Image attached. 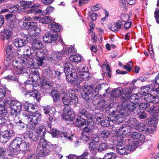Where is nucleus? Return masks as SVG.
<instances>
[{
	"mask_svg": "<svg viewBox=\"0 0 159 159\" xmlns=\"http://www.w3.org/2000/svg\"><path fill=\"white\" fill-rule=\"evenodd\" d=\"M106 86V85L103 84L98 85L95 88L94 92L91 86L85 84L84 86L83 91L81 93V96L86 100L92 99L93 104H97L101 99L98 94L99 92L104 91L107 93L108 89H105Z\"/></svg>",
	"mask_w": 159,
	"mask_h": 159,
	"instance_id": "f257e3e1",
	"label": "nucleus"
},
{
	"mask_svg": "<svg viewBox=\"0 0 159 159\" xmlns=\"http://www.w3.org/2000/svg\"><path fill=\"white\" fill-rule=\"evenodd\" d=\"M30 144L27 142H22V139L17 137L12 141L9 146V149L12 154L16 155L18 154L20 151L28 150Z\"/></svg>",
	"mask_w": 159,
	"mask_h": 159,
	"instance_id": "f03ea898",
	"label": "nucleus"
},
{
	"mask_svg": "<svg viewBox=\"0 0 159 159\" xmlns=\"http://www.w3.org/2000/svg\"><path fill=\"white\" fill-rule=\"evenodd\" d=\"M62 101L63 104L67 106H69L71 103L73 105H76L78 102V98L75 91L72 89L69 91V96L66 93L63 94Z\"/></svg>",
	"mask_w": 159,
	"mask_h": 159,
	"instance_id": "7ed1b4c3",
	"label": "nucleus"
},
{
	"mask_svg": "<svg viewBox=\"0 0 159 159\" xmlns=\"http://www.w3.org/2000/svg\"><path fill=\"white\" fill-rule=\"evenodd\" d=\"M49 146L47 144V141L45 139H40L37 148V151L38 156L43 157L48 155L50 151L48 148Z\"/></svg>",
	"mask_w": 159,
	"mask_h": 159,
	"instance_id": "20e7f679",
	"label": "nucleus"
},
{
	"mask_svg": "<svg viewBox=\"0 0 159 159\" xmlns=\"http://www.w3.org/2000/svg\"><path fill=\"white\" fill-rule=\"evenodd\" d=\"M29 117L30 120L27 125L28 127L31 130L34 129L36 125L41 121V115L37 113L31 115Z\"/></svg>",
	"mask_w": 159,
	"mask_h": 159,
	"instance_id": "39448f33",
	"label": "nucleus"
},
{
	"mask_svg": "<svg viewBox=\"0 0 159 159\" xmlns=\"http://www.w3.org/2000/svg\"><path fill=\"white\" fill-rule=\"evenodd\" d=\"M34 55L37 58L35 61L33 62V65L35 68H38L42 65L43 61L45 60V58L47 57V55L44 52L39 49L35 52Z\"/></svg>",
	"mask_w": 159,
	"mask_h": 159,
	"instance_id": "423d86ee",
	"label": "nucleus"
},
{
	"mask_svg": "<svg viewBox=\"0 0 159 159\" xmlns=\"http://www.w3.org/2000/svg\"><path fill=\"white\" fill-rule=\"evenodd\" d=\"M9 105L12 114L16 116L20 113L22 107V104L20 102L16 100H10Z\"/></svg>",
	"mask_w": 159,
	"mask_h": 159,
	"instance_id": "0eeeda50",
	"label": "nucleus"
},
{
	"mask_svg": "<svg viewBox=\"0 0 159 159\" xmlns=\"http://www.w3.org/2000/svg\"><path fill=\"white\" fill-rule=\"evenodd\" d=\"M24 38L15 39L14 41L15 46L17 48L25 46L28 42L31 41V36L29 35H25Z\"/></svg>",
	"mask_w": 159,
	"mask_h": 159,
	"instance_id": "6e6552de",
	"label": "nucleus"
},
{
	"mask_svg": "<svg viewBox=\"0 0 159 159\" xmlns=\"http://www.w3.org/2000/svg\"><path fill=\"white\" fill-rule=\"evenodd\" d=\"M93 128V126L88 125L83 129L81 133V138L83 141L87 142L90 139Z\"/></svg>",
	"mask_w": 159,
	"mask_h": 159,
	"instance_id": "1a4fd4ad",
	"label": "nucleus"
},
{
	"mask_svg": "<svg viewBox=\"0 0 159 159\" xmlns=\"http://www.w3.org/2000/svg\"><path fill=\"white\" fill-rule=\"evenodd\" d=\"M15 132L13 130H7L4 132L0 137L1 141L3 143H5L14 136Z\"/></svg>",
	"mask_w": 159,
	"mask_h": 159,
	"instance_id": "9d476101",
	"label": "nucleus"
},
{
	"mask_svg": "<svg viewBox=\"0 0 159 159\" xmlns=\"http://www.w3.org/2000/svg\"><path fill=\"white\" fill-rule=\"evenodd\" d=\"M5 18L7 20V25L10 29L13 30L16 27V21L14 16L12 14H7L5 15Z\"/></svg>",
	"mask_w": 159,
	"mask_h": 159,
	"instance_id": "9b49d317",
	"label": "nucleus"
},
{
	"mask_svg": "<svg viewBox=\"0 0 159 159\" xmlns=\"http://www.w3.org/2000/svg\"><path fill=\"white\" fill-rule=\"evenodd\" d=\"M31 41L32 46L33 48L37 49H39L43 47V45L42 42L39 39L37 38L34 37V35H33L31 36Z\"/></svg>",
	"mask_w": 159,
	"mask_h": 159,
	"instance_id": "f8f14e48",
	"label": "nucleus"
},
{
	"mask_svg": "<svg viewBox=\"0 0 159 159\" xmlns=\"http://www.w3.org/2000/svg\"><path fill=\"white\" fill-rule=\"evenodd\" d=\"M132 128V127L129 126L126 123L123 124L119 129L117 130V131L118 133V134L122 136L124 134L126 135L130 133Z\"/></svg>",
	"mask_w": 159,
	"mask_h": 159,
	"instance_id": "ddd939ff",
	"label": "nucleus"
},
{
	"mask_svg": "<svg viewBox=\"0 0 159 159\" xmlns=\"http://www.w3.org/2000/svg\"><path fill=\"white\" fill-rule=\"evenodd\" d=\"M127 107L130 112H133L135 116H137L141 112V109H139L138 105L135 104H133L130 102L128 105Z\"/></svg>",
	"mask_w": 159,
	"mask_h": 159,
	"instance_id": "4468645a",
	"label": "nucleus"
},
{
	"mask_svg": "<svg viewBox=\"0 0 159 159\" xmlns=\"http://www.w3.org/2000/svg\"><path fill=\"white\" fill-rule=\"evenodd\" d=\"M125 144L121 141L118 142L116 146V151L117 153L120 155L127 154L126 148L124 146Z\"/></svg>",
	"mask_w": 159,
	"mask_h": 159,
	"instance_id": "2eb2a0df",
	"label": "nucleus"
},
{
	"mask_svg": "<svg viewBox=\"0 0 159 159\" xmlns=\"http://www.w3.org/2000/svg\"><path fill=\"white\" fill-rule=\"evenodd\" d=\"M43 112L46 115L50 122L53 119L55 113V109L54 107L45 108L43 109Z\"/></svg>",
	"mask_w": 159,
	"mask_h": 159,
	"instance_id": "dca6fc26",
	"label": "nucleus"
},
{
	"mask_svg": "<svg viewBox=\"0 0 159 159\" xmlns=\"http://www.w3.org/2000/svg\"><path fill=\"white\" fill-rule=\"evenodd\" d=\"M135 129L139 131L143 132L146 134L151 132L150 129L143 123H140L136 124L135 126Z\"/></svg>",
	"mask_w": 159,
	"mask_h": 159,
	"instance_id": "f3484780",
	"label": "nucleus"
},
{
	"mask_svg": "<svg viewBox=\"0 0 159 159\" xmlns=\"http://www.w3.org/2000/svg\"><path fill=\"white\" fill-rule=\"evenodd\" d=\"M34 129L32 130V131H30L29 133V138L31 141L35 142L38 140L39 138L40 139L41 136Z\"/></svg>",
	"mask_w": 159,
	"mask_h": 159,
	"instance_id": "a211bd4d",
	"label": "nucleus"
},
{
	"mask_svg": "<svg viewBox=\"0 0 159 159\" xmlns=\"http://www.w3.org/2000/svg\"><path fill=\"white\" fill-rule=\"evenodd\" d=\"M75 123L76 126L80 128L86 125V122L85 120L80 116L76 119Z\"/></svg>",
	"mask_w": 159,
	"mask_h": 159,
	"instance_id": "6ab92c4d",
	"label": "nucleus"
},
{
	"mask_svg": "<svg viewBox=\"0 0 159 159\" xmlns=\"http://www.w3.org/2000/svg\"><path fill=\"white\" fill-rule=\"evenodd\" d=\"M48 27L52 31V32L60 31L61 27L58 24L55 22H52L48 25Z\"/></svg>",
	"mask_w": 159,
	"mask_h": 159,
	"instance_id": "aec40b11",
	"label": "nucleus"
},
{
	"mask_svg": "<svg viewBox=\"0 0 159 159\" xmlns=\"http://www.w3.org/2000/svg\"><path fill=\"white\" fill-rule=\"evenodd\" d=\"M25 95H29V96L32 97L36 99L37 101L39 100V95L38 93V91L36 90L27 91L25 92Z\"/></svg>",
	"mask_w": 159,
	"mask_h": 159,
	"instance_id": "412c9836",
	"label": "nucleus"
},
{
	"mask_svg": "<svg viewBox=\"0 0 159 159\" xmlns=\"http://www.w3.org/2000/svg\"><path fill=\"white\" fill-rule=\"evenodd\" d=\"M131 137L133 139H137L139 141H143L145 140L144 135L139 132L133 133L131 135Z\"/></svg>",
	"mask_w": 159,
	"mask_h": 159,
	"instance_id": "4be33fe9",
	"label": "nucleus"
},
{
	"mask_svg": "<svg viewBox=\"0 0 159 159\" xmlns=\"http://www.w3.org/2000/svg\"><path fill=\"white\" fill-rule=\"evenodd\" d=\"M50 37L51 40V42L52 41H59L61 42L62 39L60 36H59L57 33L56 32H50Z\"/></svg>",
	"mask_w": 159,
	"mask_h": 159,
	"instance_id": "5701e85b",
	"label": "nucleus"
},
{
	"mask_svg": "<svg viewBox=\"0 0 159 159\" xmlns=\"http://www.w3.org/2000/svg\"><path fill=\"white\" fill-rule=\"evenodd\" d=\"M41 84L43 85V88L47 90V93H48L50 91V90L53 87L54 85L53 83L48 82L44 83L42 82Z\"/></svg>",
	"mask_w": 159,
	"mask_h": 159,
	"instance_id": "b1692460",
	"label": "nucleus"
},
{
	"mask_svg": "<svg viewBox=\"0 0 159 159\" xmlns=\"http://www.w3.org/2000/svg\"><path fill=\"white\" fill-rule=\"evenodd\" d=\"M26 57L20 60L19 61V63H21L22 64H30L33 63V60L32 59V57H30V56H26Z\"/></svg>",
	"mask_w": 159,
	"mask_h": 159,
	"instance_id": "393cba45",
	"label": "nucleus"
},
{
	"mask_svg": "<svg viewBox=\"0 0 159 159\" xmlns=\"http://www.w3.org/2000/svg\"><path fill=\"white\" fill-rule=\"evenodd\" d=\"M129 97L128 96H124L121 97V101L122 103L121 106L122 107L126 108V107L128 106V104L130 102L128 101Z\"/></svg>",
	"mask_w": 159,
	"mask_h": 159,
	"instance_id": "a878e982",
	"label": "nucleus"
},
{
	"mask_svg": "<svg viewBox=\"0 0 159 159\" xmlns=\"http://www.w3.org/2000/svg\"><path fill=\"white\" fill-rule=\"evenodd\" d=\"M36 7H27V9L25 10L24 11L29 14L35 13H41L42 10L39 9L36 10Z\"/></svg>",
	"mask_w": 159,
	"mask_h": 159,
	"instance_id": "bb28decb",
	"label": "nucleus"
},
{
	"mask_svg": "<svg viewBox=\"0 0 159 159\" xmlns=\"http://www.w3.org/2000/svg\"><path fill=\"white\" fill-rule=\"evenodd\" d=\"M45 127L42 126H39L35 131L37 132L41 136L40 139L42 138L44 139V135L46 133L45 132Z\"/></svg>",
	"mask_w": 159,
	"mask_h": 159,
	"instance_id": "cd10ccee",
	"label": "nucleus"
},
{
	"mask_svg": "<svg viewBox=\"0 0 159 159\" xmlns=\"http://www.w3.org/2000/svg\"><path fill=\"white\" fill-rule=\"evenodd\" d=\"M29 77L34 81L41 79L39 72L36 71L32 72V73L30 74Z\"/></svg>",
	"mask_w": 159,
	"mask_h": 159,
	"instance_id": "c85d7f7f",
	"label": "nucleus"
},
{
	"mask_svg": "<svg viewBox=\"0 0 159 159\" xmlns=\"http://www.w3.org/2000/svg\"><path fill=\"white\" fill-rule=\"evenodd\" d=\"M24 0H21L17 2V5L18 8L20 9L22 11H24L27 9V6Z\"/></svg>",
	"mask_w": 159,
	"mask_h": 159,
	"instance_id": "c756f323",
	"label": "nucleus"
},
{
	"mask_svg": "<svg viewBox=\"0 0 159 159\" xmlns=\"http://www.w3.org/2000/svg\"><path fill=\"white\" fill-rule=\"evenodd\" d=\"M55 19L52 18L50 16H45L39 20V22L44 24H47L50 23L51 21H54Z\"/></svg>",
	"mask_w": 159,
	"mask_h": 159,
	"instance_id": "7c9ffc66",
	"label": "nucleus"
},
{
	"mask_svg": "<svg viewBox=\"0 0 159 159\" xmlns=\"http://www.w3.org/2000/svg\"><path fill=\"white\" fill-rule=\"evenodd\" d=\"M81 59V57L78 54L72 55L69 57V59L71 61L76 63L80 62Z\"/></svg>",
	"mask_w": 159,
	"mask_h": 159,
	"instance_id": "2f4dec72",
	"label": "nucleus"
},
{
	"mask_svg": "<svg viewBox=\"0 0 159 159\" xmlns=\"http://www.w3.org/2000/svg\"><path fill=\"white\" fill-rule=\"evenodd\" d=\"M25 111L32 114L37 111V110L35 108L34 105L31 104H28L27 106L25 107Z\"/></svg>",
	"mask_w": 159,
	"mask_h": 159,
	"instance_id": "473e14b6",
	"label": "nucleus"
},
{
	"mask_svg": "<svg viewBox=\"0 0 159 159\" xmlns=\"http://www.w3.org/2000/svg\"><path fill=\"white\" fill-rule=\"evenodd\" d=\"M51 96L55 102H56L60 100L59 95L56 90L54 89L51 91Z\"/></svg>",
	"mask_w": 159,
	"mask_h": 159,
	"instance_id": "72a5a7b5",
	"label": "nucleus"
},
{
	"mask_svg": "<svg viewBox=\"0 0 159 159\" xmlns=\"http://www.w3.org/2000/svg\"><path fill=\"white\" fill-rule=\"evenodd\" d=\"M99 134L101 138L105 139H107L110 135L109 131L106 129L101 130Z\"/></svg>",
	"mask_w": 159,
	"mask_h": 159,
	"instance_id": "f704fd0d",
	"label": "nucleus"
},
{
	"mask_svg": "<svg viewBox=\"0 0 159 159\" xmlns=\"http://www.w3.org/2000/svg\"><path fill=\"white\" fill-rule=\"evenodd\" d=\"M73 111H68L66 112H64L63 116V119L66 120H71L73 117Z\"/></svg>",
	"mask_w": 159,
	"mask_h": 159,
	"instance_id": "c9c22d12",
	"label": "nucleus"
},
{
	"mask_svg": "<svg viewBox=\"0 0 159 159\" xmlns=\"http://www.w3.org/2000/svg\"><path fill=\"white\" fill-rule=\"evenodd\" d=\"M153 85L152 84H150L148 85H147L146 86L143 87L141 88V89L142 90L143 94L144 95H146V94L149 93V90H150L151 92V88L153 87Z\"/></svg>",
	"mask_w": 159,
	"mask_h": 159,
	"instance_id": "e433bc0d",
	"label": "nucleus"
},
{
	"mask_svg": "<svg viewBox=\"0 0 159 159\" xmlns=\"http://www.w3.org/2000/svg\"><path fill=\"white\" fill-rule=\"evenodd\" d=\"M11 31L9 30H5L3 33L2 39H8L11 37Z\"/></svg>",
	"mask_w": 159,
	"mask_h": 159,
	"instance_id": "4c0bfd02",
	"label": "nucleus"
},
{
	"mask_svg": "<svg viewBox=\"0 0 159 159\" xmlns=\"http://www.w3.org/2000/svg\"><path fill=\"white\" fill-rule=\"evenodd\" d=\"M95 105L97 106L100 110L106 108L107 107L105 102L101 99L99 101L97 104Z\"/></svg>",
	"mask_w": 159,
	"mask_h": 159,
	"instance_id": "58836bf2",
	"label": "nucleus"
},
{
	"mask_svg": "<svg viewBox=\"0 0 159 159\" xmlns=\"http://www.w3.org/2000/svg\"><path fill=\"white\" fill-rule=\"evenodd\" d=\"M129 98V101L133 104L137 103L140 101L139 96L135 94H132L131 95H130Z\"/></svg>",
	"mask_w": 159,
	"mask_h": 159,
	"instance_id": "ea45409f",
	"label": "nucleus"
},
{
	"mask_svg": "<svg viewBox=\"0 0 159 159\" xmlns=\"http://www.w3.org/2000/svg\"><path fill=\"white\" fill-rule=\"evenodd\" d=\"M45 72L47 75L52 79H54L55 78V70L49 68L45 70Z\"/></svg>",
	"mask_w": 159,
	"mask_h": 159,
	"instance_id": "a19ab883",
	"label": "nucleus"
},
{
	"mask_svg": "<svg viewBox=\"0 0 159 159\" xmlns=\"http://www.w3.org/2000/svg\"><path fill=\"white\" fill-rule=\"evenodd\" d=\"M123 91V89L121 87H119L116 89L112 92L113 96L115 98L119 97Z\"/></svg>",
	"mask_w": 159,
	"mask_h": 159,
	"instance_id": "79ce46f5",
	"label": "nucleus"
},
{
	"mask_svg": "<svg viewBox=\"0 0 159 159\" xmlns=\"http://www.w3.org/2000/svg\"><path fill=\"white\" fill-rule=\"evenodd\" d=\"M71 67L72 66L70 63H66L64 64V68L65 74H67L71 72L70 69H72Z\"/></svg>",
	"mask_w": 159,
	"mask_h": 159,
	"instance_id": "37998d69",
	"label": "nucleus"
},
{
	"mask_svg": "<svg viewBox=\"0 0 159 159\" xmlns=\"http://www.w3.org/2000/svg\"><path fill=\"white\" fill-rule=\"evenodd\" d=\"M79 114L82 116H84V117L88 119H90L91 118L90 115L88 114V112L85 109L82 108L80 109L79 111Z\"/></svg>",
	"mask_w": 159,
	"mask_h": 159,
	"instance_id": "c03bdc74",
	"label": "nucleus"
},
{
	"mask_svg": "<svg viewBox=\"0 0 159 159\" xmlns=\"http://www.w3.org/2000/svg\"><path fill=\"white\" fill-rule=\"evenodd\" d=\"M43 40L45 43H51L50 32H47L45 33V35L43 37Z\"/></svg>",
	"mask_w": 159,
	"mask_h": 159,
	"instance_id": "a18cd8bd",
	"label": "nucleus"
},
{
	"mask_svg": "<svg viewBox=\"0 0 159 159\" xmlns=\"http://www.w3.org/2000/svg\"><path fill=\"white\" fill-rule=\"evenodd\" d=\"M137 121V120L135 118H131L128 121L127 124L133 128L136 125Z\"/></svg>",
	"mask_w": 159,
	"mask_h": 159,
	"instance_id": "49530a36",
	"label": "nucleus"
},
{
	"mask_svg": "<svg viewBox=\"0 0 159 159\" xmlns=\"http://www.w3.org/2000/svg\"><path fill=\"white\" fill-rule=\"evenodd\" d=\"M116 157L115 153L110 152L106 154L103 157V159H115Z\"/></svg>",
	"mask_w": 159,
	"mask_h": 159,
	"instance_id": "de8ad7c7",
	"label": "nucleus"
},
{
	"mask_svg": "<svg viewBox=\"0 0 159 159\" xmlns=\"http://www.w3.org/2000/svg\"><path fill=\"white\" fill-rule=\"evenodd\" d=\"M148 111L150 114L152 115L153 113L159 112V107L155 106L152 107L148 109Z\"/></svg>",
	"mask_w": 159,
	"mask_h": 159,
	"instance_id": "09e8293b",
	"label": "nucleus"
},
{
	"mask_svg": "<svg viewBox=\"0 0 159 159\" xmlns=\"http://www.w3.org/2000/svg\"><path fill=\"white\" fill-rule=\"evenodd\" d=\"M153 86L151 90V93L152 95L157 96L159 97V89L156 87Z\"/></svg>",
	"mask_w": 159,
	"mask_h": 159,
	"instance_id": "8fccbe9b",
	"label": "nucleus"
},
{
	"mask_svg": "<svg viewBox=\"0 0 159 159\" xmlns=\"http://www.w3.org/2000/svg\"><path fill=\"white\" fill-rule=\"evenodd\" d=\"M10 100L9 98L6 100H0V107H4L5 106H7L9 105L10 103Z\"/></svg>",
	"mask_w": 159,
	"mask_h": 159,
	"instance_id": "3c124183",
	"label": "nucleus"
},
{
	"mask_svg": "<svg viewBox=\"0 0 159 159\" xmlns=\"http://www.w3.org/2000/svg\"><path fill=\"white\" fill-rule=\"evenodd\" d=\"M61 136L62 139H65V140H70L72 141L73 139H72L71 137L69 136V134L66 132H63L61 134Z\"/></svg>",
	"mask_w": 159,
	"mask_h": 159,
	"instance_id": "603ef678",
	"label": "nucleus"
},
{
	"mask_svg": "<svg viewBox=\"0 0 159 159\" xmlns=\"http://www.w3.org/2000/svg\"><path fill=\"white\" fill-rule=\"evenodd\" d=\"M107 145L106 143H101L98 146V151L100 152H101L102 151H104L107 149Z\"/></svg>",
	"mask_w": 159,
	"mask_h": 159,
	"instance_id": "864d4df0",
	"label": "nucleus"
},
{
	"mask_svg": "<svg viewBox=\"0 0 159 159\" xmlns=\"http://www.w3.org/2000/svg\"><path fill=\"white\" fill-rule=\"evenodd\" d=\"M30 51V47L26 46L24 48L23 55L25 56H30L31 55V52Z\"/></svg>",
	"mask_w": 159,
	"mask_h": 159,
	"instance_id": "5fc2aeb1",
	"label": "nucleus"
},
{
	"mask_svg": "<svg viewBox=\"0 0 159 159\" xmlns=\"http://www.w3.org/2000/svg\"><path fill=\"white\" fill-rule=\"evenodd\" d=\"M53 7L51 6H48L46 9L43 12L42 11L41 13L42 15H44L45 14H49L51 13L53 9Z\"/></svg>",
	"mask_w": 159,
	"mask_h": 159,
	"instance_id": "6e6d98bb",
	"label": "nucleus"
},
{
	"mask_svg": "<svg viewBox=\"0 0 159 159\" xmlns=\"http://www.w3.org/2000/svg\"><path fill=\"white\" fill-rule=\"evenodd\" d=\"M94 115L95 118L97 121H101V120L104 118L103 114L101 113H96Z\"/></svg>",
	"mask_w": 159,
	"mask_h": 159,
	"instance_id": "4d7b16f0",
	"label": "nucleus"
},
{
	"mask_svg": "<svg viewBox=\"0 0 159 159\" xmlns=\"http://www.w3.org/2000/svg\"><path fill=\"white\" fill-rule=\"evenodd\" d=\"M139 146V143L136 141H134L129 145V150L130 151H133Z\"/></svg>",
	"mask_w": 159,
	"mask_h": 159,
	"instance_id": "13d9d810",
	"label": "nucleus"
},
{
	"mask_svg": "<svg viewBox=\"0 0 159 159\" xmlns=\"http://www.w3.org/2000/svg\"><path fill=\"white\" fill-rule=\"evenodd\" d=\"M125 120V117L122 114H119L117 115L116 116V124H119L122 123Z\"/></svg>",
	"mask_w": 159,
	"mask_h": 159,
	"instance_id": "bf43d9fd",
	"label": "nucleus"
},
{
	"mask_svg": "<svg viewBox=\"0 0 159 159\" xmlns=\"http://www.w3.org/2000/svg\"><path fill=\"white\" fill-rule=\"evenodd\" d=\"M117 114H110L108 116V119L109 121L112 122L113 123L116 124Z\"/></svg>",
	"mask_w": 159,
	"mask_h": 159,
	"instance_id": "052dcab7",
	"label": "nucleus"
},
{
	"mask_svg": "<svg viewBox=\"0 0 159 159\" xmlns=\"http://www.w3.org/2000/svg\"><path fill=\"white\" fill-rule=\"evenodd\" d=\"M138 105L139 109L142 110H145L148 108L150 106L149 104L148 103H140Z\"/></svg>",
	"mask_w": 159,
	"mask_h": 159,
	"instance_id": "680f3d73",
	"label": "nucleus"
},
{
	"mask_svg": "<svg viewBox=\"0 0 159 159\" xmlns=\"http://www.w3.org/2000/svg\"><path fill=\"white\" fill-rule=\"evenodd\" d=\"M119 4L121 8H125L128 5V2L126 0H120Z\"/></svg>",
	"mask_w": 159,
	"mask_h": 159,
	"instance_id": "e2e57ef3",
	"label": "nucleus"
},
{
	"mask_svg": "<svg viewBox=\"0 0 159 159\" xmlns=\"http://www.w3.org/2000/svg\"><path fill=\"white\" fill-rule=\"evenodd\" d=\"M51 134L52 136L54 137H56L58 136L59 134V131L57 129H53L50 130Z\"/></svg>",
	"mask_w": 159,
	"mask_h": 159,
	"instance_id": "0e129e2a",
	"label": "nucleus"
},
{
	"mask_svg": "<svg viewBox=\"0 0 159 159\" xmlns=\"http://www.w3.org/2000/svg\"><path fill=\"white\" fill-rule=\"evenodd\" d=\"M12 45H9L8 44L6 46V52L7 55H11V54H12Z\"/></svg>",
	"mask_w": 159,
	"mask_h": 159,
	"instance_id": "69168bd1",
	"label": "nucleus"
},
{
	"mask_svg": "<svg viewBox=\"0 0 159 159\" xmlns=\"http://www.w3.org/2000/svg\"><path fill=\"white\" fill-rule=\"evenodd\" d=\"M129 16L128 14H123L121 16V19L124 22H126L129 19Z\"/></svg>",
	"mask_w": 159,
	"mask_h": 159,
	"instance_id": "338daca9",
	"label": "nucleus"
},
{
	"mask_svg": "<svg viewBox=\"0 0 159 159\" xmlns=\"http://www.w3.org/2000/svg\"><path fill=\"white\" fill-rule=\"evenodd\" d=\"M99 140V138L98 136L97 135H94L93 136V139H92L91 142V143L98 145Z\"/></svg>",
	"mask_w": 159,
	"mask_h": 159,
	"instance_id": "774afa93",
	"label": "nucleus"
}]
</instances>
